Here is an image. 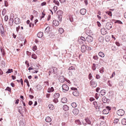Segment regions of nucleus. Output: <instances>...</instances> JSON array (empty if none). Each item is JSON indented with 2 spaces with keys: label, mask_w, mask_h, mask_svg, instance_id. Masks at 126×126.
Here are the masks:
<instances>
[{
  "label": "nucleus",
  "mask_w": 126,
  "mask_h": 126,
  "mask_svg": "<svg viewBox=\"0 0 126 126\" xmlns=\"http://www.w3.org/2000/svg\"><path fill=\"white\" fill-rule=\"evenodd\" d=\"M25 63L27 65V67H28L29 66V63L27 61H26L25 62Z\"/></svg>",
  "instance_id": "63"
},
{
  "label": "nucleus",
  "mask_w": 126,
  "mask_h": 126,
  "mask_svg": "<svg viewBox=\"0 0 126 126\" xmlns=\"http://www.w3.org/2000/svg\"><path fill=\"white\" fill-rule=\"evenodd\" d=\"M86 39L83 37L81 36L79 39V44L81 46V51L83 53L85 52L86 50V47L83 44Z\"/></svg>",
  "instance_id": "1"
},
{
  "label": "nucleus",
  "mask_w": 126,
  "mask_h": 126,
  "mask_svg": "<svg viewBox=\"0 0 126 126\" xmlns=\"http://www.w3.org/2000/svg\"><path fill=\"white\" fill-rule=\"evenodd\" d=\"M45 121L47 122H50L51 121V118L49 116H47L46 118Z\"/></svg>",
  "instance_id": "22"
},
{
  "label": "nucleus",
  "mask_w": 126,
  "mask_h": 126,
  "mask_svg": "<svg viewBox=\"0 0 126 126\" xmlns=\"http://www.w3.org/2000/svg\"><path fill=\"white\" fill-rule=\"evenodd\" d=\"M79 111L78 109H75L73 110V112L74 114L75 115L78 114Z\"/></svg>",
  "instance_id": "20"
},
{
  "label": "nucleus",
  "mask_w": 126,
  "mask_h": 126,
  "mask_svg": "<svg viewBox=\"0 0 126 126\" xmlns=\"http://www.w3.org/2000/svg\"><path fill=\"white\" fill-rule=\"evenodd\" d=\"M5 4L6 6L7 7L8 6V3L7 1L5 0L4 1Z\"/></svg>",
  "instance_id": "64"
},
{
  "label": "nucleus",
  "mask_w": 126,
  "mask_h": 126,
  "mask_svg": "<svg viewBox=\"0 0 126 126\" xmlns=\"http://www.w3.org/2000/svg\"><path fill=\"white\" fill-rule=\"evenodd\" d=\"M13 72V70L12 69H9L6 72L7 73H12Z\"/></svg>",
  "instance_id": "40"
},
{
  "label": "nucleus",
  "mask_w": 126,
  "mask_h": 126,
  "mask_svg": "<svg viewBox=\"0 0 126 126\" xmlns=\"http://www.w3.org/2000/svg\"><path fill=\"white\" fill-rule=\"evenodd\" d=\"M13 19L12 18L10 19L9 24L11 26L13 24Z\"/></svg>",
  "instance_id": "29"
},
{
  "label": "nucleus",
  "mask_w": 126,
  "mask_h": 126,
  "mask_svg": "<svg viewBox=\"0 0 126 126\" xmlns=\"http://www.w3.org/2000/svg\"><path fill=\"white\" fill-rule=\"evenodd\" d=\"M90 84L93 87H95L97 86L96 82L94 79L92 80L90 82Z\"/></svg>",
  "instance_id": "10"
},
{
  "label": "nucleus",
  "mask_w": 126,
  "mask_h": 126,
  "mask_svg": "<svg viewBox=\"0 0 126 126\" xmlns=\"http://www.w3.org/2000/svg\"><path fill=\"white\" fill-rule=\"evenodd\" d=\"M59 81L61 82H63L64 81V78L63 76H60L59 78Z\"/></svg>",
  "instance_id": "15"
},
{
  "label": "nucleus",
  "mask_w": 126,
  "mask_h": 126,
  "mask_svg": "<svg viewBox=\"0 0 126 126\" xmlns=\"http://www.w3.org/2000/svg\"><path fill=\"white\" fill-rule=\"evenodd\" d=\"M115 44L116 45L118 46L119 47L121 45V44L120 43H119L118 42L116 41L115 43Z\"/></svg>",
  "instance_id": "52"
},
{
  "label": "nucleus",
  "mask_w": 126,
  "mask_h": 126,
  "mask_svg": "<svg viewBox=\"0 0 126 126\" xmlns=\"http://www.w3.org/2000/svg\"><path fill=\"white\" fill-rule=\"evenodd\" d=\"M45 32H49L50 30H49V26L47 27V28L45 30Z\"/></svg>",
  "instance_id": "43"
},
{
  "label": "nucleus",
  "mask_w": 126,
  "mask_h": 126,
  "mask_svg": "<svg viewBox=\"0 0 126 126\" xmlns=\"http://www.w3.org/2000/svg\"><path fill=\"white\" fill-rule=\"evenodd\" d=\"M46 4V3L45 2H44L42 3L41 4V6H43L44 5H45Z\"/></svg>",
  "instance_id": "60"
},
{
  "label": "nucleus",
  "mask_w": 126,
  "mask_h": 126,
  "mask_svg": "<svg viewBox=\"0 0 126 126\" xmlns=\"http://www.w3.org/2000/svg\"><path fill=\"white\" fill-rule=\"evenodd\" d=\"M124 113L125 111L122 109L119 110L117 111V114L119 116H122Z\"/></svg>",
  "instance_id": "7"
},
{
  "label": "nucleus",
  "mask_w": 126,
  "mask_h": 126,
  "mask_svg": "<svg viewBox=\"0 0 126 126\" xmlns=\"http://www.w3.org/2000/svg\"><path fill=\"white\" fill-rule=\"evenodd\" d=\"M0 30L1 34L4 35V30L3 25L1 24H0Z\"/></svg>",
  "instance_id": "11"
},
{
  "label": "nucleus",
  "mask_w": 126,
  "mask_h": 126,
  "mask_svg": "<svg viewBox=\"0 0 126 126\" xmlns=\"http://www.w3.org/2000/svg\"><path fill=\"white\" fill-rule=\"evenodd\" d=\"M100 78V77L98 74H96V78L97 79H98Z\"/></svg>",
  "instance_id": "62"
},
{
  "label": "nucleus",
  "mask_w": 126,
  "mask_h": 126,
  "mask_svg": "<svg viewBox=\"0 0 126 126\" xmlns=\"http://www.w3.org/2000/svg\"><path fill=\"white\" fill-rule=\"evenodd\" d=\"M89 100L90 101L92 102L95 100V99L93 97H91L90 98Z\"/></svg>",
  "instance_id": "56"
},
{
  "label": "nucleus",
  "mask_w": 126,
  "mask_h": 126,
  "mask_svg": "<svg viewBox=\"0 0 126 126\" xmlns=\"http://www.w3.org/2000/svg\"><path fill=\"white\" fill-rule=\"evenodd\" d=\"M57 6H55L53 8L52 10H53L54 12H55L57 10Z\"/></svg>",
  "instance_id": "44"
},
{
  "label": "nucleus",
  "mask_w": 126,
  "mask_h": 126,
  "mask_svg": "<svg viewBox=\"0 0 126 126\" xmlns=\"http://www.w3.org/2000/svg\"><path fill=\"white\" fill-rule=\"evenodd\" d=\"M106 14H107L108 15L110 16H112V12L110 11H107L106 12Z\"/></svg>",
  "instance_id": "35"
},
{
  "label": "nucleus",
  "mask_w": 126,
  "mask_h": 126,
  "mask_svg": "<svg viewBox=\"0 0 126 126\" xmlns=\"http://www.w3.org/2000/svg\"><path fill=\"white\" fill-rule=\"evenodd\" d=\"M59 32L61 34H62L64 30L62 28H60L59 29Z\"/></svg>",
  "instance_id": "38"
},
{
  "label": "nucleus",
  "mask_w": 126,
  "mask_h": 126,
  "mask_svg": "<svg viewBox=\"0 0 126 126\" xmlns=\"http://www.w3.org/2000/svg\"><path fill=\"white\" fill-rule=\"evenodd\" d=\"M106 109H104L103 111V113L105 114H108L109 112V111L111 110V108L109 106H107Z\"/></svg>",
  "instance_id": "3"
},
{
  "label": "nucleus",
  "mask_w": 126,
  "mask_h": 126,
  "mask_svg": "<svg viewBox=\"0 0 126 126\" xmlns=\"http://www.w3.org/2000/svg\"><path fill=\"white\" fill-rule=\"evenodd\" d=\"M93 58L94 60L98 61L99 58L97 55H94L93 56Z\"/></svg>",
  "instance_id": "33"
},
{
  "label": "nucleus",
  "mask_w": 126,
  "mask_h": 126,
  "mask_svg": "<svg viewBox=\"0 0 126 126\" xmlns=\"http://www.w3.org/2000/svg\"><path fill=\"white\" fill-rule=\"evenodd\" d=\"M96 23L98 27H100L101 26V24L98 21H97Z\"/></svg>",
  "instance_id": "58"
},
{
  "label": "nucleus",
  "mask_w": 126,
  "mask_h": 126,
  "mask_svg": "<svg viewBox=\"0 0 126 126\" xmlns=\"http://www.w3.org/2000/svg\"><path fill=\"white\" fill-rule=\"evenodd\" d=\"M53 23L54 25L55 26H58L59 24V21L56 20H54L53 21Z\"/></svg>",
  "instance_id": "16"
},
{
  "label": "nucleus",
  "mask_w": 126,
  "mask_h": 126,
  "mask_svg": "<svg viewBox=\"0 0 126 126\" xmlns=\"http://www.w3.org/2000/svg\"><path fill=\"white\" fill-rule=\"evenodd\" d=\"M98 95V94L97 93H96L95 95V97L97 99L99 98V96Z\"/></svg>",
  "instance_id": "53"
},
{
  "label": "nucleus",
  "mask_w": 126,
  "mask_h": 126,
  "mask_svg": "<svg viewBox=\"0 0 126 126\" xmlns=\"http://www.w3.org/2000/svg\"><path fill=\"white\" fill-rule=\"evenodd\" d=\"M63 91L65 92V91H68L69 90V87L66 84H63L62 86Z\"/></svg>",
  "instance_id": "8"
},
{
  "label": "nucleus",
  "mask_w": 126,
  "mask_h": 126,
  "mask_svg": "<svg viewBox=\"0 0 126 126\" xmlns=\"http://www.w3.org/2000/svg\"><path fill=\"white\" fill-rule=\"evenodd\" d=\"M54 90V88L53 87H51L50 88H49L47 89V91L48 93H50L53 92Z\"/></svg>",
  "instance_id": "23"
},
{
  "label": "nucleus",
  "mask_w": 126,
  "mask_h": 126,
  "mask_svg": "<svg viewBox=\"0 0 126 126\" xmlns=\"http://www.w3.org/2000/svg\"><path fill=\"white\" fill-rule=\"evenodd\" d=\"M86 10L84 9H81L80 11V14L82 15H84L86 12Z\"/></svg>",
  "instance_id": "14"
},
{
  "label": "nucleus",
  "mask_w": 126,
  "mask_h": 126,
  "mask_svg": "<svg viewBox=\"0 0 126 126\" xmlns=\"http://www.w3.org/2000/svg\"><path fill=\"white\" fill-rule=\"evenodd\" d=\"M98 40L100 42L102 43L103 41L104 38L102 36H100L99 37Z\"/></svg>",
  "instance_id": "30"
},
{
  "label": "nucleus",
  "mask_w": 126,
  "mask_h": 126,
  "mask_svg": "<svg viewBox=\"0 0 126 126\" xmlns=\"http://www.w3.org/2000/svg\"><path fill=\"white\" fill-rule=\"evenodd\" d=\"M100 93H101V94L102 95H104L106 93L105 92V90H102L100 91Z\"/></svg>",
  "instance_id": "34"
},
{
  "label": "nucleus",
  "mask_w": 126,
  "mask_h": 126,
  "mask_svg": "<svg viewBox=\"0 0 126 126\" xmlns=\"http://www.w3.org/2000/svg\"><path fill=\"white\" fill-rule=\"evenodd\" d=\"M122 39L124 41H126V35H125L122 36Z\"/></svg>",
  "instance_id": "45"
},
{
  "label": "nucleus",
  "mask_w": 126,
  "mask_h": 126,
  "mask_svg": "<svg viewBox=\"0 0 126 126\" xmlns=\"http://www.w3.org/2000/svg\"><path fill=\"white\" fill-rule=\"evenodd\" d=\"M14 22L16 24H19L20 23V21L18 17H16L15 18Z\"/></svg>",
  "instance_id": "13"
},
{
  "label": "nucleus",
  "mask_w": 126,
  "mask_h": 126,
  "mask_svg": "<svg viewBox=\"0 0 126 126\" xmlns=\"http://www.w3.org/2000/svg\"><path fill=\"white\" fill-rule=\"evenodd\" d=\"M98 54L100 56L102 57H104V53L102 52H99L98 53Z\"/></svg>",
  "instance_id": "26"
},
{
  "label": "nucleus",
  "mask_w": 126,
  "mask_h": 126,
  "mask_svg": "<svg viewBox=\"0 0 126 126\" xmlns=\"http://www.w3.org/2000/svg\"><path fill=\"white\" fill-rule=\"evenodd\" d=\"M111 48L112 50L113 51H115L117 49L116 47L114 46H112Z\"/></svg>",
  "instance_id": "36"
},
{
  "label": "nucleus",
  "mask_w": 126,
  "mask_h": 126,
  "mask_svg": "<svg viewBox=\"0 0 126 126\" xmlns=\"http://www.w3.org/2000/svg\"><path fill=\"white\" fill-rule=\"evenodd\" d=\"M60 96V94L58 93H56L54 94L53 97L54 98H58Z\"/></svg>",
  "instance_id": "25"
},
{
  "label": "nucleus",
  "mask_w": 126,
  "mask_h": 126,
  "mask_svg": "<svg viewBox=\"0 0 126 126\" xmlns=\"http://www.w3.org/2000/svg\"><path fill=\"white\" fill-rule=\"evenodd\" d=\"M62 12L61 11L59 10L57 12V14L58 15V20L60 21H61L62 20Z\"/></svg>",
  "instance_id": "5"
},
{
  "label": "nucleus",
  "mask_w": 126,
  "mask_h": 126,
  "mask_svg": "<svg viewBox=\"0 0 126 126\" xmlns=\"http://www.w3.org/2000/svg\"><path fill=\"white\" fill-rule=\"evenodd\" d=\"M110 36L109 35H107L105 37V39L106 41L107 42H108L110 41Z\"/></svg>",
  "instance_id": "17"
},
{
  "label": "nucleus",
  "mask_w": 126,
  "mask_h": 126,
  "mask_svg": "<svg viewBox=\"0 0 126 126\" xmlns=\"http://www.w3.org/2000/svg\"><path fill=\"white\" fill-rule=\"evenodd\" d=\"M74 69H74V67L73 66H71V67H69L68 69V70H73Z\"/></svg>",
  "instance_id": "61"
},
{
  "label": "nucleus",
  "mask_w": 126,
  "mask_h": 126,
  "mask_svg": "<svg viewBox=\"0 0 126 126\" xmlns=\"http://www.w3.org/2000/svg\"><path fill=\"white\" fill-rule=\"evenodd\" d=\"M32 57L34 59H36L37 58V56L36 55L34 54H32Z\"/></svg>",
  "instance_id": "39"
},
{
  "label": "nucleus",
  "mask_w": 126,
  "mask_h": 126,
  "mask_svg": "<svg viewBox=\"0 0 126 126\" xmlns=\"http://www.w3.org/2000/svg\"><path fill=\"white\" fill-rule=\"evenodd\" d=\"M37 49V47L36 46H34L32 48V50L34 51H35Z\"/></svg>",
  "instance_id": "51"
},
{
  "label": "nucleus",
  "mask_w": 126,
  "mask_h": 126,
  "mask_svg": "<svg viewBox=\"0 0 126 126\" xmlns=\"http://www.w3.org/2000/svg\"><path fill=\"white\" fill-rule=\"evenodd\" d=\"M8 16H6L4 18V20L5 21H7L8 19Z\"/></svg>",
  "instance_id": "57"
},
{
  "label": "nucleus",
  "mask_w": 126,
  "mask_h": 126,
  "mask_svg": "<svg viewBox=\"0 0 126 126\" xmlns=\"http://www.w3.org/2000/svg\"><path fill=\"white\" fill-rule=\"evenodd\" d=\"M102 100L103 102L104 103H108L110 101V99L107 98L105 96L103 97Z\"/></svg>",
  "instance_id": "9"
},
{
  "label": "nucleus",
  "mask_w": 126,
  "mask_h": 126,
  "mask_svg": "<svg viewBox=\"0 0 126 126\" xmlns=\"http://www.w3.org/2000/svg\"><path fill=\"white\" fill-rule=\"evenodd\" d=\"M71 106L73 108H75L77 106V105L75 103L73 102L71 104Z\"/></svg>",
  "instance_id": "46"
},
{
  "label": "nucleus",
  "mask_w": 126,
  "mask_h": 126,
  "mask_svg": "<svg viewBox=\"0 0 126 126\" xmlns=\"http://www.w3.org/2000/svg\"><path fill=\"white\" fill-rule=\"evenodd\" d=\"M88 77L89 79L90 80H91L92 79V78L93 77V76H92V74L91 73H90L88 75Z\"/></svg>",
  "instance_id": "48"
},
{
  "label": "nucleus",
  "mask_w": 126,
  "mask_h": 126,
  "mask_svg": "<svg viewBox=\"0 0 126 126\" xmlns=\"http://www.w3.org/2000/svg\"><path fill=\"white\" fill-rule=\"evenodd\" d=\"M53 102L55 103H57L58 101V98H55V99L53 100Z\"/></svg>",
  "instance_id": "49"
},
{
  "label": "nucleus",
  "mask_w": 126,
  "mask_h": 126,
  "mask_svg": "<svg viewBox=\"0 0 126 126\" xmlns=\"http://www.w3.org/2000/svg\"><path fill=\"white\" fill-rule=\"evenodd\" d=\"M53 2L55 3V4L57 5L58 6L59 5V2L56 0H54Z\"/></svg>",
  "instance_id": "47"
},
{
  "label": "nucleus",
  "mask_w": 126,
  "mask_h": 126,
  "mask_svg": "<svg viewBox=\"0 0 126 126\" xmlns=\"http://www.w3.org/2000/svg\"><path fill=\"white\" fill-rule=\"evenodd\" d=\"M6 9H4L2 11V14H3V15H4V14L6 13Z\"/></svg>",
  "instance_id": "55"
},
{
  "label": "nucleus",
  "mask_w": 126,
  "mask_h": 126,
  "mask_svg": "<svg viewBox=\"0 0 126 126\" xmlns=\"http://www.w3.org/2000/svg\"><path fill=\"white\" fill-rule=\"evenodd\" d=\"M122 123L123 125H126V119L125 118L123 119L122 121Z\"/></svg>",
  "instance_id": "32"
},
{
  "label": "nucleus",
  "mask_w": 126,
  "mask_h": 126,
  "mask_svg": "<svg viewBox=\"0 0 126 126\" xmlns=\"http://www.w3.org/2000/svg\"><path fill=\"white\" fill-rule=\"evenodd\" d=\"M85 120L86 122L88 124H91V122L88 118H86Z\"/></svg>",
  "instance_id": "28"
},
{
  "label": "nucleus",
  "mask_w": 126,
  "mask_h": 126,
  "mask_svg": "<svg viewBox=\"0 0 126 126\" xmlns=\"http://www.w3.org/2000/svg\"><path fill=\"white\" fill-rule=\"evenodd\" d=\"M119 121V119H116L114 121V123L117 124L118 123Z\"/></svg>",
  "instance_id": "54"
},
{
  "label": "nucleus",
  "mask_w": 126,
  "mask_h": 126,
  "mask_svg": "<svg viewBox=\"0 0 126 126\" xmlns=\"http://www.w3.org/2000/svg\"><path fill=\"white\" fill-rule=\"evenodd\" d=\"M61 101L63 103H65L67 102V100L66 98L64 97L61 99Z\"/></svg>",
  "instance_id": "24"
},
{
  "label": "nucleus",
  "mask_w": 126,
  "mask_h": 126,
  "mask_svg": "<svg viewBox=\"0 0 126 126\" xmlns=\"http://www.w3.org/2000/svg\"><path fill=\"white\" fill-rule=\"evenodd\" d=\"M113 25L112 22H108L106 24V27L108 30H110L112 28Z\"/></svg>",
  "instance_id": "4"
},
{
  "label": "nucleus",
  "mask_w": 126,
  "mask_h": 126,
  "mask_svg": "<svg viewBox=\"0 0 126 126\" xmlns=\"http://www.w3.org/2000/svg\"><path fill=\"white\" fill-rule=\"evenodd\" d=\"M63 108L65 111H67L69 110V107L67 105H64L63 107Z\"/></svg>",
  "instance_id": "18"
},
{
  "label": "nucleus",
  "mask_w": 126,
  "mask_h": 126,
  "mask_svg": "<svg viewBox=\"0 0 126 126\" xmlns=\"http://www.w3.org/2000/svg\"><path fill=\"white\" fill-rule=\"evenodd\" d=\"M104 68L103 67H102L99 69V72L101 73H102L104 72Z\"/></svg>",
  "instance_id": "41"
},
{
  "label": "nucleus",
  "mask_w": 126,
  "mask_h": 126,
  "mask_svg": "<svg viewBox=\"0 0 126 126\" xmlns=\"http://www.w3.org/2000/svg\"><path fill=\"white\" fill-rule=\"evenodd\" d=\"M108 57H106L103 59H100V60L101 61L104 62V63H106L107 61V60L108 59Z\"/></svg>",
  "instance_id": "31"
},
{
  "label": "nucleus",
  "mask_w": 126,
  "mask_h": 126,
  "mask_svg": "<svg viewBox=\"0 0 126 126\" xmlns=\"http://www.w3.org/2000/svg\"><path fill=\"white\" fill-rule=\"evenodd\" d=\"M111 82L110 80H109L107 82L108 85L109 86H112V85L111 84Z\"/></svg>",
  "instance_id": "50"
},
{
  "label": "nucleus",
  "mask_w": 126,
  "mask_h": 126,
  "mask_svg": "<svg viewBox=\"0 0 126 126\" xmlns=\"http://www.w3.org/2000/svg\"><path fill=\"white\" fill-rule=\"evenodd\" d=\"M86 40L90 46H93L94 45V41L93 40V38L92 36H88L86 37Z\"/></svg>",
  "instance_id": "2"
},
{
  "label": "nucleus",
  "mask_w": 126,
  "mask_h": 126,
  "mask_svg": "<svg viewBox=\"0 0 126 126\" xmlns=\"http://www.w3.org/2000/svg\"><path fill=\"white\" fill-rule=\"evenodd\" d=\"M117 23L120 24H122L123 23L120 20H116L115 22V23Z\"/></svg>",
  "instance_id": "42"
},
{
  "label": "nucleus",
  "mask_w": 126,
  "mask_h": 126,
  "mask_svg": "<svg viewBox=\"0 0 126 126\" xmlns=\"http://www.w3.org/2000/svg\"><path fill=\"white\" fill-rule=\"evenodd\" d=\"M48 107L49 109L51 110H53L54 109V106L52 104H49L48 105Z\"/></svg>",
  "instance_id": "19"
},
{
  "label": "nucleus",
  "mask_w": 126,
  "mask_h": 126,
  "mask_svg": "<svg viewBox=\"0 0 126 126\" xmlns=\"http://www.w3.org/2000/svg\"><path fill=\"white\" fill-rule=\"evenodd\" d=\"M52 69H53L52 73L54 74L56 73L57 70V68L55 67H52Z\"/></svg>",
  "instance_id": "27"
},
{
  "label": "nucleus",
  "mask_w": 126,
  "mask_h": 126,
  "mask_svg": "<svg viewBox=\"0 0 126 126\" xmlns=\"http://www.w3.org/2000/svg\"><path fill=\"white\" fill-rule=\"evenodd\" d=\"M101 33L103 35L106 34L107 32L106 30L104 28H103L101 29Z\"/></svg>",
  "instance_id": "12"
},
{
  "label": "nucleus",
  "mask_w": 126,
  "mask_h": 126,
  "mask_svg": "<svg viewBox=\"0 0 126 126\" xmlns=\"http://www.w3.org/2000/svg\"><path fill=\"white\" fill-rule=\"evenodd\" d=\"M5 90H8V91H9L10 93L11 91V89L9 87H7L6 89H5Z\"/></svg>",
  "instance_id": "59"
},
{
  "label": "nucleus",
  "mask_w": 126,
  "mask_h": 126,
  "mask_svg": "<svg viewBox=\"0 0 126 126\" xmlns=\"http://www.w3.org/2000/svg\"><path fill=\"white\" fill-rule=\"evenodd\" d=\"M71 89L74 91L73 92V93L75 96H78L79 95V93L77 91V88L73 87L71 88Z\"/></svg>",
  "instance_id": "6"
},
{
  "label": "nucleus",
  "mask_w": 126,
  "mask_h": 126,
  "mask_svg": "<svg viewBox=\"0 0 126 126\" xmlns=\"http://www.w3.org/2000/svg\"><path fill=\"white\" fill-rule=\"evenodd\" d=\"M43 35V33L42 32H39L37 34V36L39 38L42 37Z\"/></svg>",
  "instance_id": "21"
},
{
  "label": "nucleus",
  "mask_w": 126,
  "mask_h": 126,
  "mask_svg": "<svg viewBox=\"0 0 126 126\" xmlns=\"http://www.w3.org/2000/svg\"><path fill=\"white\" fill-rule=\"evenodd\" d=\"M96 68L95 64L93 63V66H92V69L94 71L96 69Z\"/></svg>",
  "instance_id": "37"
}]
</instances>
